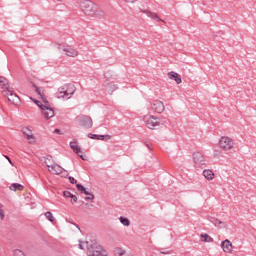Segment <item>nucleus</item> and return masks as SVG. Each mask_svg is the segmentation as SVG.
Wrapping results in <instances>:
<instances>
[{
    "label": "nucleus",
    "mask_w": 256,
    "mask_h": 256,
    "mask_svg": "<svg viewBox=\"0 0 256 256\" xmlns=\"http://www.w3.org/2000/svg\"><path fill=\"white\" fill-rule=\"evenodd\" d=\"M200 239L202 241V243H211L213 242V238H211V236H209L208 234H201L200 235Z\"/></svg>",
    "instance_id": "412c9836"
},
{
    "label": "nucleus",
    "mask_w": 256,
    "mask_h": 256,
    "mask_svg": "<svg viewBox=\"0 0 256 256\" xmlns=\"http://www.w3.org/2000/svg\"><path fill=\"white\" fill-rule=\"evenodd\" d=\"M57 1H63V0H57Z\"/></svg>",
    "instance_id": "f704fd0d"
},
{
    "label": "nucleus",
    "mask_w": 256,
    "mask_h": 256,
    "mask_svg": "<svg viewBox=\"0 0 256 256\" xmlns=\"http://www.w3.org/2000/svg\"><path fill=\"white\" fill-rule=\"evenodd\" d=\"M76 187H77L78 191H80L81 193H85V191H87V190H85V187H83V185H81V184H77Z\"/></svg>",
    "instance_id": "cd10ccee"
},
{
    "label": "nucleus",
    "mask_w": 256,
    "mask_h": 256,
    "mask_svg": "<svg viewBox=\"0 0 256 256\" xmlns=\"http://www.w3.org/2000/svg\"><path fill=\"white\" fill-rule=\"evenodd\" d=\"M62 51L66 57H79V51L73 47H65Z\"/></svg>",
    "instance_id": "9b49d317"
},
{
    "label": "nucleus",
    "mask_w": 256,
    "mask_h": 256,
    "mask_svg": "<svg viewBox=\"0 0 256 256\" xmlns=\"http://www.w3.org/2000/svg\"><path fill=\"white\" fill-rule=\"evenodd\" d=\"M202 175L206 179V181H213V179H215V173L211 169H205L202 172Z\"/></svg>",
    "instance_id": "f3484780"
},
{
    "label": "nucleus",
    "mask_w": 256,
    "mask_h": 256,
    "mask_svg": "<svg viewBox=\"0 0 256 256\" xmlns=\"http://www.w3.org/2000/svg\"><path fill=\"white\" fill-rule=\"evenodd\" d=\"M142 121L147 129H155V127H159V123H161L159 117L153 114H145L142 117Z\"/></svg>",
    "instance_id": "39448f33"
},
{
    "label": "nucleus",
    "mask_w": 256,
    "mask_h": 256,
    "mask_svg": "<svg viewBox=\"0 0 256 256\" xmlns=\"http://www.w3.org/2000/svg\"><path fill=\"white\" fill-rule=\"evenodd\" d=\"M48 170L50 173H52L53 175H61V173H63V167H61L58 164H47Z\"/></svg>",
    "instance_id": "f8f14e48"
},
{
    "label": "nucleus",
    "mask_w": 256,
    "mask_h": 256,
    "mask_svg": "<svg viewBox=\"0 0 256 256\" xmlns=\"http://www.w3.org/2000/svg\"><path fill=\"white\" fill-rule=\"evenodd\" d=\"M0 87L2 89V95H7V92L11 89V86L9 85V80H7V78L3 76H0Z\"/></svg>",
    "instance_id": "9d476101"
},
{
    "label": "nucleus",
    "mask_w": 256,
    "mask_h": 256,
    "mask_svg": "<svg viewBox=\"0 0 256 256\" xmlns=\"http://www.w3.org/2000/svg\"><path fill=\"white\" fill-rule=\"evenodd\" d=\"M221 247L224 253H228V254L233 253V243H231V241H229L228 239L222 241Z\"/></svg>",
    "instance_id": "ddd939ff"
},
{
    "label": "nucleus",
    "mask_w": 256,
    "mask_h": 256,
    "mask_svg": "<svg viewBox=\"0 0 256 256\" xmlns=\"http://www.w3.org/2000/svg\"><path fill=\"white\" fill-rule=\"evenodd\" d=\"M69 181L70 183H72V185H75L77 183V180H75V178L73 177H69Z\"/></svg>",
    "instance_id": "7c9ffc66"
},
{
    "label": "nucleus",
    "mask_w": 256,
    "mask_h": 256,
    "mask_svg": "<svg viewBox=\"0 0 256 256\" xmlns=\"http://www.w3.org/2000/svg\"><path fill=\"white\" fill-rule=\"evenodd\" d=\"M88 137L90 139H97L98 135L90 133V134H88Z\"/></svg>",
    "instance_id": "c756f323"
},
{
    "label": "nucleus",
    "mask_w": 256,
    "mask_h": 256,
    "mask_svg": "<svg viewBox=\"0 0 256 256\" xmlns=\"http://www.w3.org/2000/svg\"><path fill=\"white\" fill-rule=\"evenodd\" d=\"M120 223L124 225L125 227H129L131 225V221H129L128 218L120 217Z\"/></svg>",
    "instance_id": "b1692460"
},
{
    "label": "nucleus",
    "mask_w": 256,
    "mask_h": 256,
    "mask_svg": "<svg viewBox=\"0 0 256 256\" xmlns=\"http://www.w3.org/2000/svg\"><path fill=\"white\" fill-rule=\"evenodd\" d=\"M167 77H168V79H170L171 81H175V83H176L177 85H181V83H182L181 75H179V73H177V72H173V71L168 72V73H167Z\"/></svg>",
    "instance_id": "dca6fc26"
},
{
    "label": "nucleus",
    "mask_w": 256,
    "mask_h": 256,
    "mask_svg": "<svg viewBox=\"0 0 256 256\" xmlns=\"http://www.w3.org/2000/svg\"><path fill=\"white\" fill-rule=\"evenodd\" d=\"M2 95L3 97H7L9 103H11L12 105H19L21 101L19 99V96L15 94V92L13 91V88H10L7 94H2Z\"/></svg>",
    "instance_id": "1a4fd4ad"
},
{
    "label": "nucleus",
    "mask_w": 256,
    "mask_h": 256,
    "mask_svg": "<svg viewBox=\"0 0 256 256\" xmlns=\"http://www.w3.org/2000/svg\"><path fill=\"white\" fill-rule=\"evenodd\" d=\"M144 13H146V15H148V17H150V19H153V21H156V23H161V21H163V19H161L159 17V15H157V13H155V12L144 11Z\"/></svg>",
    "instance_id": "a211bd4d"
},
{
    "label": "nucleus",
    "mask_w": 256,
    "mask_h": 256,
    "mask_svg": "<svg viewBox=\"0 0 256 256\" xmlns=\"http://www.w3.org/2000/svg\"><path fill=\"white\" fill-rule=\"evenodd\" d=\"M218 148L224 153H231L235 149V139L231 136L223 135L218 138Z\"/></svg>",
    "instance_id": "7ed1b4c3"
},
{
    "label": "nucleus",
    "mask_w": 256,
    "mask_h": 256,
    "mask_svg": "<svg viewBox=\"0 0 256 256\" xmlns=\"http://www.w3.org/2000/svg\"><path fill=\"white\" fill-rule=\"evenodd\" d=\"M106 89H107L108 93H114V91H117V89H119V86H117V84H115V83H110V84H108Z\"/></svg>",
    "instance_id": "4be33fe9"
},
{
    "label": "nucleus",
    "mask_w": 256,
    "mask_h": 256,
    "mask_svg": "<svg viewBox=\"0 0 256 256\" xmlns=\"http://www.w3.org/2000/svg\"><path fill=\"white\" fill-rule=\"evenodd\" d=\"M70 147L74 151V153H76V155H79L80 159H82L83 161H87V158L81 154L83 152L81 151V147H79L77 142H70Z\"/></svg>",
    "instance_id": "4468645a"
},
{
    "label": "nucleus",
    "mask_w": 256,
    "mask_h": 256,
    "mask_svg": "<svg viewBox=\"0 0 256 256\" xmlns=\"http://www.w3.org/2000/svg\"><path fill=\"white\" fill-rule=\"evenodd\" d=\"M114 253L115 255L123 256L125 255V250H123L122 248H115Z\"/></svg>",
    "instance_id": "a878e982"
},
{
    "label": "nucleus",
    "mask_w": 256,
    "mask_h": 256,
    "mask_svg": "<svg viewBox=\"0 0 256 256\" xmlns=\"http://www.w3.org/2000/svg\"><path fill=\"white\" fill-rule=\"evenodd\" d=\"M125 3H128V5H133L134 3H137V0H123Z\"/></svg>",
    "instance_id": "c85d7f7f"
},
{
    "label": "nucleus",
    "mask_w": 256,
    "mask_h": 256,
    "mask_svg": "<svg viewBox=\"0 0 256 256\" xmlns=\"http://www.w3.org/2000/svg\"><path fill=\"white\" fill-rule=\"evenodd\" d=\"M193 162L196 165H205V156L201 154L200 152H194L193 153Z\"/></svg>",
    "instance_id": "2eb2a0df"
},
{
    "label": "nucleus",
    "mask_w": 256,
    "mask_h": 256,
    "mask_svg": "<svg viewBox=\"0 0 256 256\" xmlns=\"http://www.w3.org/2000/svg\"><path fill=\"white\" fill-rule=\"evenodd\" d=\"M87 244L85 243V242H80V244H79V247L81 248V249H85V246H86Z\"/></svg>",
    "instance_id": "473e14b6"
},
{
    "label": "nucleus",
    "mask_w": 256,
    "mask_h": 256,
    "mask_svg": "<svg viewBox=\"0 0 256 256\" xmlns=\"http://www.w3.org/2000/svg\"><path fill=\"white\" fill-rule=\"evenodd\" d=\"M150 109L153 113L161 114L165 111V103L161 100H153L150 104Z\"/></svg>",
    "instance_id": "0eeeda50"
},
{
    "label": "nucleus",
    "mask_w": 256,
    "mask_h": 256,
    "mask_svg": "<svg viewBox=\"0 0 256 256\" xmlns=\"http://www.w3.org/2000/svg\"><path fill=\"white\" fill-rule=\"evenodd\" d=\"M75 91V85L72 83L62 84L56 92V97L57 99H71V96L75 94Z\"/></svg>",
    "instance_id": "20e7f679"
},
{
    "label": "nucleus",
    "mask_w": 256,
    "mask_h": 256,
    "mask_svg": "<svg viewBox=\"0 0 256 256\" xmlns=\"http://www.w3.org/2000/svg\"><path fill=\"white\" fill-rule=\"evenodd\" d=\"M10 191H23L25 189V186L19 184V183H13L9 186Z\"/></svg>",
    "instance_id": "6ab92c4d"
},
{
    "label": "nucleus",
    "mask_w": 256,
    "mask_h": 256,
    "mask_svg": "<svg viewBox=\"0 0 256 256\" xmlns=\"http://www.w3.org/2000/svg\"><path fill=\"white\" fill-rule=\"evenodd\" d=\"M44 215H45L46 219H48V221H50L51 223H53V221H55V217L53 216V213L46 212Z\"/></svg>",
    "instance_id": "393cba45"
},
{
    "label": "nucleus",
    "mask_w": 256,
    "mask_h": 256,
    "mask_svg": "<svg viewBox=\"0 0 256 256\" xmlns=\"http://www.w3.org/2000/svg\"><path fill=\"white\" fill-rule=\"evenodd\" d=\"M77 121L80 127H84L85 129H91V127H93V119H91L89 116H78Z\"/></svg>",
    "instance_id": "6e6552de"
},
{
    "label": "nucleus",
    "mask_w": 256,
    "mask_h": 256,
    "mask_svg": "<svg viewBox=\"0 0 256 256\" xmlns=\"http://www.w3.org/2000/svg\"><path fill=\"white\" fill-rule=\"evenodd\" d=\"M4 217H5V214L3 213V210L0 208V219H1V221H3Z\"/></svg>",
    "instance_id": "2f4dec72"
},
{
    "label": "nucleus",
    "mask_w": 256,
    "mask_h": 256,
    "mask_svg": "<svg viewBox=\"0 0 256 256\" xmlns=\"http://www.w3.org/2000/svg\"><path fill=\"white\" fill-rule=\"evenodd\" d=\"M22 135L28 141L29 145H37V137L33 133V130L29 127L22 128Z\"/></svg>",
    "instance_id": "423d86ee"
},
{
    "label": "nucleus",
    "mask_w": 256,
    "mask_h": 256,
    "mask_svg": "<svg viewBox=\"0 0 256 256\" xmlns=\"http://www.w3.org/2000/svg\"><path fill=\"white\" fill-rule=\"evenodd\" d=\"M63 195L66 197V199H71V203H77V196L73 195L71 192L64 191Z\"/></svg>",
    "instance_id": "aec40b11"
},
{
    "label": "nucleus",
    "mask_w": 256,
    "mask_h": 256,
    "mask_svg": "<svg viewBox=\"0 0 256 256\" xmlns=\"http://www.w3.org/2000/svg\"><path fill=\"white\" fill-rule=\"evenodd\" d=\"M111 138H112L111 135H98L97 136V140H99V141H110Z\"/></svg>",
    "instance_id": "5701e85b"
},
{
    "label": "nucleus",
    "mask_w": 256,
    "mask_h": 256,
    "mask_svg": "<svg viewBox=\"0 0 256 256\" xmlns=\"http://www.w3.org/2000/svg\"><path fill=\"white\" fill-rule=\"evenodd\" d=\"M84 194L87 195L86 201H93L95 199V196L87 191H85Z\"/></svg>",
    "instance_id": "bb28decb"
},
{
    "label": "nucleus",
    "mask_w": 256,
    "mask_h": 256,
    "mask_svg": "<svg viewBox=\"0 0 256 256\" xmlns=\"http://www.w3.org/2000/svg\"><path fill=\"white\" fill-rule=\"evenodd\" d=\"M79 9L84 12V15L88 17H98L102 18L105 17V13L97 4L89 1V0H80L78 2Z\"/></svg>",
    "instance_id": "f03ea898"
},
{
    "label": "nucleus",
    "mask_w": 256,
    "mask_h": 256,
    "mask_svg": "<svg viewBox=\"0 0 256 256\" xmlns=\"http://www.w3.org/2000/svg\"><path fill=\"white\" fill-rule=\"evenodd\" d=\"M34 91L39 95L40 100L31 98L33 103L37 105L40 108L41 115L44 117L46 121H49V119H53L55 117V110L53 107H51V104L47 100V97H45V93L41 90V88L34 86Z\"/></svg>",
    "instance_id": "f257e3e1"
},
{
    "label": "nucleus",
    "mask_w": 256,
    "mask_h": 256,
    "mask_svg": "<svg viewBox=\"0 0 256 256\" xmlns=\"http://www.w3.org/2000/svg\"><path fill=\"white\" fill-rule=\"evenodd\" d=\"M5 158L8 160L10 165H13V162L11 161V158H9V156H5Z\"/></svg>",
    "instance_id": "72a5a7b5"
}]
</instances>
